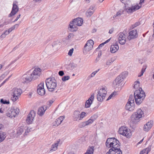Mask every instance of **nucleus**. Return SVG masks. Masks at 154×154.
<instances>
[{
	"label": "nucleus",
	"instance_id": "nucleus-1",
	"mask_svg": "<svg viewBox=\"0 0 154 154\" xmlns=\"http://www.w3.org/2000/svg\"><path fill=\"white\" fill-rule=\"evenodd\" d=\"M134 95L136 103L138 105L141 103L146 96L144 91L140 88L135 91Z\"/></svg>",
	"mask_w": 154,
	"mask_h": 154
},
{
	"label": "nucleus",
	"instance_id": "nucleus-2",
	"mask_svg": "<svg viewBox=\"0 0 154 154\" xmlns=\"http://www.w3.org/2000/svg\"><path fill=\"white\" fill-rule=\"evenodd\" d=\"M144 116V112L140 109H138L137 111L131 116V122L133 124H136L139 122L140 119Z\"/></svg>",
	"mask_w": 154,
	"mask_h": 154
},
{
	"label": "nucleus",
	"instance_id": "nucleus-3",
	"mask_svg": "<svg viewBox=\"0 0 154 154\" xmlns=\"http://www.w3.org/2000/svg\"><path fill=\"white\" fill-rule=\"evenodd\" d=\"M45 82L47 87L50 91H54L57 86V81L54 77L47 79Z\"/></svg>",
	"mask_w": 154,
	"mask_h": 154
},
{
	"label": "nucleus",
	"instance_id": "nucleus-4",
	"mask_svg": "<svg viewBox=\"0 0 154 154\" xmlns=\"http://www.w3.org/2000/svg\"><path fill=\"white\" fill-rule=\"evenodd\" d=\"M128 75V72L125 71L122 72L119 75L117 76L113 82V85L115 88L119 86L121 83L124 80Z\"/></svg>",
	"mask_w": 154,
	"mask_h": 154
},
{
	"label": "nucleus",
	"instance_id": "nucleus-5",
	"mask_svg": "<svg viewBox=\"0 0 154 154\" xmlns=\"http://www.w3.org/2000/svg\"><path fill=\"white\" fill-rule=\"evenodd\" d=\"M22 93V89L20 88H13L11 91V94L12 97L11 98V100L13 102L17 101Z\"/></svg>",
	"mask_w": 154,
	"mask_h": 154
},
{
	"label": "nucleus",
	"instance_id": "nucleus-6",
	"mask_svg": "<svg viewBox=\"0 0 154 154\" xmlns=\"http://www.w3.org/2000/svg\"><path fill=\"white\" fill-rule=\"evenodd\" d=\"M83 22V19L81 18L78 17L75 19L70 22L69 24V27L72 29V31H75L77 30L76 26H81Z\"/></svg>",
	"mask_w": 154,
	"mask_h": 154
},
{
	"label": "nucleus",
	"instance_id": "nucleus-7",
	"mask_svg": "<svg viewBox=\"0 0 154 154\" xmlns=\"http://www.w3.org/2000/svg\"><path fill=\"white\" fill-rule=\"evenodd\" d=\"M119 133L126 137L130 138L132 135L130 130L128 128L122 126L119 129Z\"/></svg>",
	"mask_w": 154,
	"mask_h": 154
},
{
	"label": "nucleus",
	"instance_id": "nucleus-8",
	"mask_svg": "<svg viewBox=\"0 0 154 154\" xmlns=\"http://www.w3.org/2000/svg\"><path fill=\"white\" fill-rule=\"evenodd\" d=\"M107 91L106 89L105 88H102L99 91L98 94H97V99L98 101L102 102L105 99Z\"/></svg>",
	"mask_w": 154,
	"mask_h": 154
},
{
	"label": "nucleus",
	"instance_id": "nucleus-9",
	"mask_svg": "<svg viewBox=\"0 0 154 154\" xmlns=\"http://www.w3.org/2000/svg\"><path fill=\"white\" fill-rule=\"evenodd\" d=\"M19 109L17 108L15 109L9 108L7 111L6 115L8 117L12 118L13 117H15L16 115L19 113Z\"/></svg>",
	"mask_w": 154,
	"mask_h": 154
},
{
	"label": "nucleus",
	"instance_id": "nucleus-10",
	"mask_svg": "<svg viewBox=\"0 0 154 154\" xmlns=\"http://www.w3.org/2000/svg\"><path fill=\"white\" fill-rule=\"evenodd\" d=\"M94 43L93 41L92 40H90L87 42L83 48V53L86 54L89 51L91 50L93 47Z\"/></svg>",
	"mask_w": 154,
	"mask_h": 154
},
{
	"label": "nucleus",
	"instance_id": "nucleus-11",
	"mask_svg": "<svg viewBox=\"0 0 154 154\" xmlns=\"http://www.w3.org/2000/svg\"><path fill=\"white\" fill-rule=\"evenodd\" d=\"M32 75V77L33 80L38 78L41 74V69L39 68H35L33 71L31 70L29 71Z\"/></svg>",
	"mask_w": 154,
	"mask_h": 154
},
{
	"label": "nucleus",
	"instance_id": "nucleus-12",
	"mask_svg": "<svg viewBox=\"0 0 154 154\" xmlns=\"http://www.w3.org/2000/svg\"><path fill=\"white\" fill-rule=\"evenodd\" d=\"M141 8V6L139 5H136L130 7L126 8L123 11H125V14L126 13L129 14L133 13V12Z\"/></svg>",
	"mask_w": 154,
	"mask_h": 154
},
{
	"label": "nucleus",
	"instance_id": "nucleus-13",
	"mask_svg": "<svg viewBox=\"0 0 154 154\" xmlns=\"http://www.w3.org/2000/svg\"><path fill=\"white\" fill-rule=\"evenodd\" d=\"M36 113L34 110L31 111L27 116L26 122L28 124H31L35 116Z\"/></svg>",
	"mask_w": 154,
	"mask_h": 154
},
{
	"label": "nucleus",
	"instance_id": "nucleus-14",
	"mask_svg": "<svg viewBox=\"0 0 154 154\" xmlns=\"http://www.w3.org/2000/svg\"><path fill=\"white\" fill-rule=\"evenodd\" d=\"M31 75V74L30 73L29 71L27 72L22 77L23 82V83L28 82L32 81L33 79Z\"/></svg>",
	"mask_w": 154,
	"mask_h": 154
},
{
	"label": "nucleus",
	"instance_id": "nucleus-15",
	"mask_svg": "<svg viewBox=\"0 0 154 154\" xmlns=\"http://www.w3.org/2000/svg\"><path fill=\"white\" fill-rule=\"evenodd\" d=\"M37 93L41 96H43L45 94V91L44 88V83L41 82L37 87Z\"/></svg>",
	"mask_w": 154,
	"mask_h": 154
},
{
	"label": "nucleus",
	"instance_id": "nucleus-16",
	"mask_svg": "<svg viewBox=\"0 0 154 154\" xmlns=\"http://www.w3.org/2000/svg\"><path fill=\"white\" fill-rule=\"evenodd\" d=\"M118 41L120 44L123 45H124L126 41V35L122 32H120L118 35Z\"/></svg>",
	"mask_w": 154,
	"mask_h": 154
},
{
	"label": "nucleus",
	"instance_id": "nucleus-17",
	"mask_svg": "<svg viewBox=\"0 0 154 154\" xmlns=\"http://www.w3.org/2000/svg\"><path fill=\"white\" fill-rule=\"evenodd\" d=\"M138 36L137 31L134 29L130 31L129 33V35L128 37V39L130 40L131 39H133L137 38Z\"/></svg>",
	"mask_w": 154,
	"mask_h": 154
},
{
	"label": "nucleus",
	"instance_id": "nucleus-18",
	"mask_svg": "<svg viewBox=\"0 0 154 154\" xmlns=\"http://www.w3.org/2000/svg\"><path fill=\"white\" fill-rule=\"evenodd\" d=\"M130 102H128L125 106V109L127 110L132 111L134 109V103L131 100Z\"/></svg>",
	"mask_w": 154,
	"mask_h": 154
},
{
	"label": "nucleus",
	"instance_id": "nucleus-19",
	"mask_svg": "<svg viewBox=\"0 0 154 154\" xmlns=\"http://www.w3.org/2000/svg\"><path fill=\"white\" fill-rule=\"evenodd\" d=\"M94 94L93 93L91 95L90 98L86 101L85 104V107L86 108H89L91 104L92 103L93 101L94 98Z\"/></svg>",
	"mask_w": 154,
	"mask_h": 154
},
{
	"label": "nucleus",
	"instance_id": "nucleus-20",
	"mask_svg": "<svg viewBox=\"0 0 154 154\" xmlns=\"http://www.w3.org/2000/svg\"><path fill=\"white\" fill-rule=\"evenodd\" d=\"M19 8L18 6L14 3L13 5V8L11 13L9 15V17H11L15 15L18 11Z\"/></svg>",
	"mask_w": 154,
	"mask_h": 154
},
{
	"label": "nucleus",
	"instance_id": "nucleus-21",
	"mask_svg": "<svg viewBox=\"0 0 154 154\" xmlns=\"http://www.w3.org/2000/svg\"><path fill=\"white\" fill-rule=\"evenodd\" d=\"M153 124V121H152L148 122L144 125L143 128V130L146 132L148 131L151 128Z\"/></svg>",
	"mask_w": 154,
	"mask_h": 154
},
{
	"label": "nucleus",
	"instance_id": "nucleus-22",
	"mask_svg": "<svg viewBox=\"0 0 154 154\" xmlns=\"http://www.w3.org/2000/svg\"><path fill=\"white\" fill-rule=\"evenodd\" d=\"M115 138H109L107 139L106 142V146L109 148L111 147V146L112 145L113 143L116 140Z\"/></svg>",
	"mask_w": 154,
	"mask_h": 154
},
{
	"label": "nucleus",
	"instance_id": "nucleus-23",
	"mask_svg": "<svg viewBox=\"0 0 154 154\" xmlns=\"http://www.w3.org/2000/svg\"><path fill=\"white\" fill-rule=\"evenodd\" d=\"M61 46V42L59 41L54 42L52 45V46L54 50H57L60 48Z\"/></svg>",
	"mask_w": 154,
	"mask_h": 154
},
{
	"label": "nucleus",
	"instance_id": "nucleus-24",
	"mask_svg": "<svg viewBox=\"0 0 154 154\" xmlns=\"http://www.w3.org/2000/svg\"><path fill=\"white\" fill-rule=\"evenodd\" d=\"M113 143L112 145L111 146V147H112V148L110 149H112L114 150V149L120 148L119 142L117 139H116Z\"/></svg>",
	"mask_w": 154,
	"mask_h": 154
},
{
	"label": "nucleus",
	"instance_id": "nucleus-25",
	"mask_svg": "<svg viewBox=\"0 0 154 154\" xmlns=\"http://www.w3.org/2000/svg\"><path fill=\"white\" fill-rule=\"evenodd\" d=\"M94 6H91L88 10L86 13V16L88 17H90L93 14L94 11Z\"/></svg>",
	"mask_w": 154,
	"mask_h": 154
},
{
	"label": "nucleus",
	"instance_id": "nucleus-26",
	"mask_svg": "<svg viewBox=\"0 0 154 154\" xmlns=\"http://www.w3.org/2000/svg\"><path fill=\"white\" fill-rule=\"evenodd\" d=\"M119 49V47L118 45H113L110 47V51L111 53H114L117 51Z\"/></svg>",
	"mask_w": 154,
	"mask_h": 154
},
{
	"label": "nucleus",
	"instance_id": "nucleus-27",
	"mask_svg": "<svg viewBox=\"0 0 154 154\" xmlns=\"http://www.w3.org/2000/svg\"><path fill=\"white\" fill-rule=\"evenodd\" d=\"M46 110V107L45 108L44 107L41 106L38 108L37 114L39 116H42L44 114Z\"/></svg>",
	"mask_w": 154,
	"mask_h": 154
},
{
	"label": "nucleus",
	"instance_id": "nucleus-28",
	"mask_svg": "<svg viewBox=\"0 0 154 154\" xmlns=\"http://www.w3.org/2000/svg\"><path fill=\"white\" fill-rule=\"evenodd\" d=\"M80 112L78 111L74 112L73 116V120L74 121H77L79 119Z\"/></svg>",
	"mask_w": 154,
	"mask_h": 154
},
{
	"label": "nucleus",
	"instance_id": "nucleus-29",
	"mask_svg": "<svg viewBox=\"0 0 154 154\" xmlns=\"http://www.w3.org/2000/svg\"><path fill=\"white\" fill-rule=\"evenodd\" d=\"M65 116H60L59 118L57 119L55 121L56 125L57 126L60 125L62 121L65 118Z\"/></svg>",
	"mask_w": 154,
	"mask_h": 154
},
{
	"label": "nucleus",
	"instance_id": "nucleus-30",
	"mask_svg": "<svg viewBox=\"0 0 154 154\" xmlns=\"http://www.w3.org/2000/svg\"><path fill=\"white\" fill-rule=\"evenodd\" d=\"M24 130V128L23 126H21L19 127L17 129V136H19L21 135L23 131Z\"/></svg>",
	"mask_w": 154,
	"mask_h": 154
},
{
	"label": "nucleus",
	"instance_id": "nucleus-31",
	"mask_svg": "<svg viewBox=\"0 0 154 154\" xmlns=\"http://www.w3.org/2000/svg\"><path fill=\"white\" fill-rule=\"evenodd\" d=\"M94 150V146H92L91 147L88 148L87 151V152L84 154H93Z\"/></svg>",
	"mask_w": 154,
	"mask_h": 154
},
{
	"label": "nucleus",
	"instance_id": "nucleus-32",
	"mask_svg": "<svg viewBox=\"0 0 154 154\" xmlns=\"http://www.w3.org/2000/svg\"><path fill=\"white\" fill-rule=\"evenodd\" d=\"M122 14H125V11L123 10H120L117 12L116 14L113 17H120Z\"/></svg>",
	"mask_w": 154,
	"mask_h": 154
},
{
	"label": "nucleus",
	"instance_id": "nucleus-33",
	"mask_svg": "<svg viewBox=\"0 0 154 154\" xmlns=\"http://www.w3.org/2000/svg\"><path fill=\"white\" fill-rule=\"evenodd\" d=\"M115 58L114 57L111 58L107 60L106 63L107 66H109L115 61Z\"/></svg>",
	"mask_w": 154,
	"mask_h": 154
},
{
	"label": "nucleus",
	"instance_id": "nucleus-34",
	"mask_svg": "<svg viewBox=\"0 0 154 154\" xmlns=\"http://www.w3.org/2000/svg\"><path fill=\"white\" fill-rule=\"evenodd\" d=\"M58 146V143H55L53 144L51 147V149L50 150L49 152H51L53 151H54L56 150L57 148V146Z\"/></svg>",
	"mask_w": 154,
	"mask_h": 154
},
{
	"label": "nucleus",
	"instance_id": "nucleus-35",
	"mask_svg": "<svg viewBox=\"0 0 154 154\" xmlns=\"http://www.w3.org/2000/svg\"><path fill=\"white\" fill-rule=\"evenodd\" d=\"M121 2L125 5V7L127 5H130L131 2L130 0H120Z\"/></svg>",
	"mask_w": 154,
	"mask_h": 154
},
{
	"label": "nucleus",
	"instance_id": "nucleus-36",
	"mask_svg": "<svg viewBox=\"0 0 154 154\" xmlns=\"http://www.w3.org/2000/svg\"><path fill=\"white\" fill-rule=\"evenodd\" d=\"M5 137V133L4 132H0V143L2 142Z\"/></svg>",
	"mask_w": 154,
	"mask_h": 154
},
{
	"label": "nucleus",
	"instance_id": "nucleus-37",
	"mask_svg": "<svg viewBox=\"0 0 154 154\" xmlns=\"http://www.w3.org/2000/svg\"><path fill=\"white\" fill-rule=\"evenodd\" d=\"M147 66L146 65H144L142 68L140 74L138 75V77H140L143 75L146 69Z\"/></svg>",
	"mask_w": 154,
	"mask_h": 154
},
{
	"label": "nucleus",
	"instance_id": "nucleus-38",
	"mask_svg": "<svg viewBox=\"0 0 154 154\" xmlns=\"http://www.w3.org/2000/svg\"><path fill=\"white\" fill-rule=\"evenodd\" d=\"M86 115V113L85 112H82L79 115V120H82Z\"/></svg>",
	"mask_w": 154,
	"mask_h": 154
},
{
	"label": "nucleus",
	"instance_id": "nucleus-39",
	"mask_svg": "<svg viewBox=\"0 0 154 154\" xmlns=\"http://www.w3.org/2000/svg\"><path fill=\"white\" fill-rule=\"evenodd\" d=\"M114 154H122V152L120 149V148L114 149Z\"/></svg>",
	"mask_w": 154,
	"mask_h": 154
},
{
	"label": "nucleus",
	"instance_id": "nucleus-40",
	"mask_svg": "<svg viewBox=\"0 0 154 154\" xmlns=\"http://www.w3.org/2000/svg\"><path fill=\"white\" fill-rule=\"evenodd\" d=\"M149 152L148 149L146 148L141 151L140 154H147Z\"/></svg>",
	"mask_w": 154,
	"mask_h": 154
},
{
	"label": "nucleus",
	"instance_id": "nucleus-41",
	"mask_svg": "<svg viewBox=\"0 0 154 154\" xmlns=\"http://www.w3.org/2000/svg\"><path fill=\"white\" fill-rule=\"evenodd\" d=\"M97 118V115H94L91 117L90 119L91 120V121L93 122Z\"/></svg>",
	"mask_w": 154,
	"mask_h": 154
},
{
	"label": "nucleus",
	"instance_id": "nucleus-42",
	"mask_svg": "<svg viewBox=\"0 0 154 154\" xmlns=\"http://www.w3.org/2000/svg\"><path fill=\"white\" fill-rule=\"evenodd\" d=\"M140 82L139 81H137L134 82V87L135 88H137L140 85Z\"/></svg>",
	"mask_w": 154,
	"mask_h": 154
},
{
	"label": "nucleus",
	"instance_id": "nucleus-43",
	"mask_svg": "<svg viewBox=\"0 0 154 154\" xmlns=\"http://www.w3.org/2000/svg\"><path fill=\"white\" fill-rule=\"evenodd\" d=\"M100 69H98L96 71L93 72L90 75V78H92L99 71Z\"/></svg>",
	"mask_w": 154,
	"mask_h": 154
},
{
	"label": "nucleus",
	"instance_id": "nucleus-44",
	"mask_svg": "<svg viewBox=\"0 0 154 154\" xmlns=\"http://www.w3.org/2000/svg\"><path fill=\"white\" fill-rule=\"evenodd\" d=\"M0 102L1 103L4 104H9L10 102L9 101H7L6 100H4L3 99H2L0 100Z\"/></svg>",
	"mask_w": 154,
	"mask_h": 154
},
{
	"label": "nucleus",
	"instance_id": "nucleus-45",
	"mask_svg": "<svg viewBox=\"0 0 154 154\" xmlns=\"http://www.w3.org/2000/svg\"><path fill=\"white\" fill-rule=\"evenodd\" d=\"M87 125L85 122V121L80 123V125H79V127L80 128H82L85 127Z\"/></svg>",
	"mask_w": 154,
	"mask_h": 154
},
{
	"label": "nucleus",
	"instance_id": "nucleus-46",
	"mask_svg": "<svg viewBox=\"0 0 154 154\" xmlns=\"http://www.w3.org/2000/svg\"><path fill=\"white\" fill-rule=\"evenodd\" d=\"M116 94V92H114L112 93L109 96L107 99V100H108L114 96H115Z\"/></svg>",
	"mask_w": 154,
	"mask_h": 154
},
{
	"label": "nucleus",
	"instance_id": "nucleus-47",
	"mask_svg": "<svg viewBox=\"0 0 154 154\" xmlns=\"http://www.w3.org/2000/svg\"><path fill=\"white\" fill-rule=\"evenodd\" d=\"M9 72H5L0 77V80H2L4 78H5V76H6L7 74Z\"/></svg>",
	"mask_w": 154,
	"mask_h": 154
},
{
	"label": "nucleus",
	"instance_id": "nucleus-48",
	"mask_svg": "<svg viewBox=\"0 0 154 154\" xmlns=\"http://www.w3.org/2000/svg\"><path fill=\"white\" fill-rule=\"evenodd\" d=\"M69 79V77L68 76H65L62 78V80L63 81L67 80Z\"/></svg>",
	"mask_w": 154,
	"mask_h": 154
},
{
	"label": "nucleus",
	"instance_id": "nucleus-49",
	"mask_svg": "<svg viewBox=\"0 0 154 154\" xmlns=\"http://www.w3.org/2000/svg\"><path fill=\"white\" fill-rule=\"evenodd\" d=\"M85 122L87 126L90 125L92 124V123H93L92 121H91V120H90V119L88 120V121H85Z\"/></svg>",
	"mask_w": 154,
	"mask_h": 154
},
{
	"label": "nucleus",
	"instance_id": "nucleus-50",
	"mask_svg": "<svg viewBox=\"0 0 154 154\" xmlns=\"http://www.w3.org/2000/svg\"><path fill=\"white\" fill-rule=\"evenodd\" d=\"M73 50L74 49L73 48L70 49L68 53V55L70 56H72L73 53Z\"/></svg>",
	"mask_w": 154,
	"mask_h": 154
},
{
	"label": "nucleus",
	"instance_id": "nucleus-51",
	"mask_svg": "<svg viewBox=\"0 0 154 154\" xmlns=\"http://www.w3.org/2000/svg\"><path fill=\"white\" fill-rule=\"evenodd\" d=\"M114 150L112 149H110L108 152L106 154H114V152H113Z\"/></svg>",
	"mask_w": 154,
	"mask_h": 154
},
{
	"label": "nucleus",
	"instance_id": "nucleus-52",
	"mask_svg": "<svg viewBox=\"0 0 154 154\" xmlns=\"http://www.w3.org/2000/svg\"><path fill=\"white\" fill-rule=\"evenodd\" d=\"M131 100L133 101L134 102V99L133 98V96L132 95H130L129 97V98L128 100V102L130 103L131 101Z\"/></svg>",
	"mask_w": 154,
	"mask_h": 154
},
{
	"label": "nucleus",
	"instance_id": "nucleus-53",
	"mask_svg": "<svg viewBox=\"0 0 154 154\" xmlns=\"http://www.w3.org/2000/svg\"><path fill=\"white\" fill-rule=\"evenodd\" d=\"M140 24V23L139 22H137L135 23L134 24L132 25V27L134 28V27L137 26Z\"/></svg>",
	"mask_w": 154,
	"mask_h": 154
},
{
	"label": "nucleus",
	"instance_id": "nucleus-54",
	"mask_svg": "<svg viewBox=\"0 0 154 154\" xmlns=\"http://www.w3.org/2000/svg\"><path fill=\"white\" fill-rule=\"evenodd\" d=\"M11 76V75H10V76H9V77H8V78L7 79H6L5 80H4L3 82L1 84V85H0V87H1V86H2L4 83H5L8 80V79H9Z\"/></svg>",
	"mask_w": 154,
	"mask_h": 154
},
{
	"label": "nucleus",
	"instance_id": "nucleus-55",
	"mask_svg": "<svg viewBox=\"0 0 154 154\" xmlns=\"http://www.w3.org/2000/svg\"><path fill=\"white\" fill-rule=\"evenodd\" d=\"M6 35L3 33L0 36V39H3L5 38L6 37Z\"/></svg>",
	"mask_w": 154,
	"mask_h": 154
},
{
	"label": "nucleus",
	"instance_id": "nucleus-56",
	"mask_svg": "<svg viewBox=\"0 0 154 154\" xmlns=\"http://www.w3.org/2000/svg\"><path fill=\"white\" fill-rule=\"evenodd\" d=\"M59 75L61 76H62L64 75V73L63 71H60L58 72Z\"/></svg>",
	"mask_w": 154,
	"mask_h": 154
},
{
	"label": "nucleus",
	"instance_id": "nucleus-57",
	"mask_svg": "<svg viewBox=\"0 0 154 154\" xmlns=\"http://www.w3.org/2000/svg\"><path fill=\"white\" fill-rule=\"evenodd\" d=\"M144 0H140V1L139 3V4L138 5H140L141 6V7L142 6V5L143 3H144Z\"/></svg>",
	"mask_w": 154,
	"mask_h": 154
},
{
	"label": "nucleus",
	"instance_id": "nucleus-58",
	"mask_svg": "<svg viewBox=\"0 0 154 154\" xmlns=\"http://www.w3.org/2000/svg\"><path fill=\"white\" fill-rule=\"evenodd\" d=\"M19 26V24H16L15 25H14V26H12V27L14 29L15 28H17Z\"/></svg>",
	"mask_w": 154,
	"mask_h": 154
},
{
	"label": "nucleus",
	"instance_id": "nucleus-59",
	"mask_svg": "<svg viewBox=\"0 0 154 154\" xmlns=\"http://www.w3.org/2000/svg\"><path fill=\"white\" fill-rule=\"evenodd\" d=\"M21 16V14H19L17 16V17L16 18V19L14 21V22H15L16 21H17L20 17Z\"/></svg>",
	"mask_w": 154,
	"mask_h": 154
},
{
	"label": "nucleus",
	"instance_id": "nucleus-60",
	"mask_svg": "<svg viewBox=\"0 0 154 154\" xmlns=\"http://www.w3.org/2000/svg\"><path fill=\"white\" fill-rule=\"evenodd\" d=\"M114 31V29L113 28H111V29H110L109 30V33H110V34H112L113 31Z\"/></svg>",
	"mask_w": 154,
	"mask_h": 154
},
{
	"label": "nucleus",
	"instance_id": "nucleus-61",
	"mask_svg": "<svg viewBox=\"0 0 154 154\" xmlns=\"http://www.w3.org/2000/svg\"><path fill=\"white\" fill-rule=\"evenodd\" d=\"M10 33L8 31H7V30H6L5 31V32H4V33L5 34V35H8Z\"/></svg>",
	"mask_w": 154,
	"mask_h": 154
},
{
	"label": "nucleus",
	"instance_id": "nucleus-62",
	"mask_svg": "<svg viewBox=\"0 0 154 154\" xmlns=\"http://www.w3.org/2000/svg\"><path fill=\"white\" fill-rule=\"evenodd\" d=\"M14 29L12 27L11 28H9L8 29V31L10 33L13 30H14Z\"/></svg>",
	"mask_w": 154,
	"mask_h": 154
},
{
	"label": "nucleus",
	"instance_id": "nucleus-63",
	"mask_svg": "<svg viewBox=\"0 0 154 154\" xmlns=\"http://www.w3.org/2000/svg\"><path fill=\"white\" fill-rule=\"evenodd\" d=\"M104 44H105L104 43H103L100 44L99 45L98 48H100V47H101L102 46H103Z\"/></svg>",
	"mask_w": 154,
	"mask_h": 154
},
{
	"label": "nucleus",
	"instance_id": "nucleus-64",
	"mask_svg": "<svg viewBox=\"0 0 154 154\" xmlns=\"http://www.w3.org/2000/svg\"><path fill=\"white\" fill-rule=\"evenodd\" d=\"M110 39L111 38L108 39V40H106V41H105V42H104V43L105 44H106L107 43H108L109 41L110 40Z\"/></svg>",
	"mask_w": 154,
	"mask_h": 154
}]
</instances>
